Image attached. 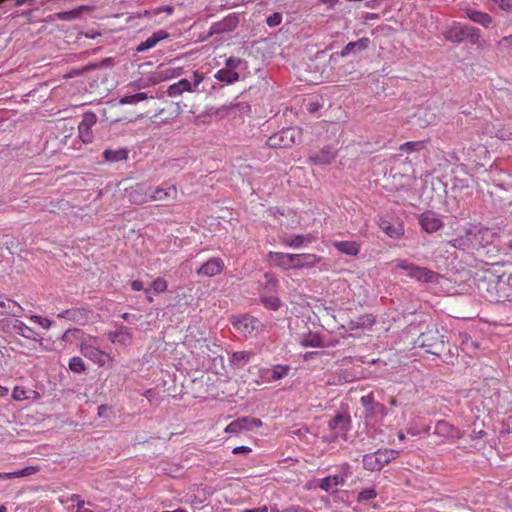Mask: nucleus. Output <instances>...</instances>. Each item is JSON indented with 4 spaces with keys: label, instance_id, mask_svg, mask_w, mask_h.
<instances>
[{
    "label": "nucleus",
    "instance_id": "1",
    "mask_svg": "<svg viewBox=\"0 0 512 512\" xmlns=\"http://www.w3.org/2000/svg\"><path fill=\"white\" fill-rule=\"evenodd\" d=\"M267 259L283 270L312 268L322 260L320 256L311 253L291 254L274 251L267 254Z\"/></svg>",
    "mask_w": 512,
    "mask_h": 512
},
{
    "label": "nucleus",
    "instance_id": "2",
    "mask_svg": "<svg viewBox=\"0 0 512 512\" xmlns=\"http://www.w3.org/2000/svg\"><path fill=\"white\" fill-rule=\"evenodd\" d=\"M491 236L488 228L474 225L465 229L464 234L458 235L449 244L460 250H472L487 245Z\"/></svg>",
    "mask_w": 512,
    "mask_h": 512
},
{
    "label": "nucleus",
    "instance_id": "3",
    "mask_svg": "<svg viewBox=\"0 0 512 512\" xmlns=\"http://www.w3.org/2000/svg\"><path fill=\"white\" fill-rule=\"evenodd\" d=\"M100 341L98 337L89 336L84 338L80 345L82 355L100 367L110 365L114 362V357L100 350Z\"/></svg>",
    "mask_w": 512,
    "mask_h": 512
},
{
    "label": "nucleus",
    "instance_id": "4",
    "mask_svg": "<svg viewBox=\"0 0 512 512\" xmlns=\"http://www.w3.org/2000/svg\"><path fill=\"white\" fill-rule=\"evenodd\" d=\"M416 343L434 355H439L445 348L444 335L436 324L429 325L426 331L419 335Z\"/></svg>",
    "mask_w": 512,
    "mask_h": 512
},
{
    "label": "nucleus",
    "instance_id": "5",
    "mask_svg": "<svg viewBox=\"0 0 512 512\" xmlns=\"http://www.w3.org/2000/svg\"><path fill=\"white\" fill-rule=\"evenodd\" d=\"M302 140V130L298 127H288L271 135L266 144L270 148H290Z\"/></svg>",
    "mask_w": 512,
    "mask_h": 512
},
{
    "label": "nucleus",
    "instance_id": "6",
    "mask_svg": "<svg viewBox=\"0 0 512 512\" xmlns=\"http://www.w3.org/2000/svg\"><path fill=\"white\" fill-rule=\"evenodd\" d=\"M398 456V450L379 449L374 453H369L363 456V467L369 471H379Z\"/></svg>",
    "mask_w": 512,
    "mask_h": 512
},
{
    "label": "nucleus",
    "instance_id": "7",
    "mask_svg": "<svg viewBox=\"0 0 512 512\" xmlns=\"http://www.w3.org/2000/svg\"><path fill=\"white\" fill-rule=\"evenodd\" d=\"M151 186L147 183H136L125 189L128 201L134 205H143L150 202Z\"/></svg>",
    "mask_w": 512,
    "mask_h": 512
},
{
    "label": "nucleus",
    "instance_id": "8",
    "mask_svg": "<svg viewBox=\"0 0 512 512\" xmlns=\"http://www.w3.org/2000/svg\"><path fill=\"white\" fill-rule=\"evenodd\" d=\"M177 198L178 188L174 184L163 182L159 186H151L150 202L175 201Z\"/></svg>",
    "mask_w": 512,
    "mask_h": 512
},
{
    "label": "nucleus",
    "instance_id": "9",
    "mask_svg": "<svg viewBox=\"0 0 512 512\" xmlns=\"http://www.w3.org/2000/svg\"><path fill=\"white\" fill-rule=\"evenodd\" d=\"M261 426L262 421L259 418L245 416L228 424L225 428V432L238 435L242 432L252 431Z\"/></svg>",
    "mask_w": 512,
    "mask_h": 512
},
{
    "label": "nucleus",
    "instance_id": "10",
    "mask_svg": "<svg viewBox=\"0 0 512 512\" xmlns=\"http://www.w3.org/2000/svg\"><path fill=\"white\" fill-rule=\"evenodd\" d=\"M232 325L235 330L245 336L251 335L255 330H259L262 327L261 322L250 315L234 317L232 319Z\"/></svg>",
    "mask_w": 512,
    "mask_h": 512
},
{
    "label": "nucleus",
    "instance_id": "11",
    "mask_svg": "<svg viewBox=\"0 0 512 512\" xmlns=\"http://www.w3.org/2000/svg\"><path fill=\"white\" fill-rule=\"evenodd\" d=\"M97 117L92 112L83 115L82 121L78 125L79 138L83 143H91L93 141L92 127L96 124Z\"/></svg>",
    "mask_w": 512,
    "mask_h": 512
},
{
    "label": "nucleus",
    "instance_id": "12",
    "mask_svg": "<svg viewBox=\"0 0 512 512\" xmlns=\"http://www.w3.org/2000/svg\"><path fill=\"white\" fill-rule=\"evenodd\" d=\"M477 31L472 26H461L459 24L452 25L444 34L446 40L453 43H459L469 36H473Z\"/></svg>",
    "mask_w": 512,
    "mask_h": 512
},
{
    "label": "nucleus",
    "instance_id": "13",
    "mask_svg": "<svg viewBox=\"0 0 512 512\" xmlns=\"http://www.w3.org/2000/svg\"><path fill=\"white\" fill-rule=\"evenodd\" d=\"M91 314L92 312L88 308H71L60 313L58 317L84 325L88 323Z\"/></svg>",
    "mask_w": 512,
    "mask_h": 512
},
{
    "label": "nucleus",
    "instance_id": "14",
    "mask_svg": "<svg viewBox=\"0 0 512 512\" xmlns=\"http://www.w3.org/2000/svg\"><path fill=\"white\" fill-rule=\"evenodd\" d=\"M225 263L219 257H213L205 262L198 270L197 274L207 277H213L223 272Z\"/></svg>",
    "mask_w": 512,
    "mask_h": 512
},
{
    "label": "nucleus",
    "instance_id": "15",
    "mask_svg": "<svg viewBox=\"0 0 512 512\" xmlns=\"http://www.w3.org/2000/svg\"><path fill=\"white\" fill-rule=\"evenodd\" d=\"M419 222L422 229L427 233H434L443 226L441 219L431 211L422 213Z\"/></svg>",
    "mask_w": 512,
    "mask_h": 512
},
{
    "label": "nucleus",
    "instance_id": "16",
    "mask_svg": "<svg viewBox=\"0 0 512 512\" xmlns=\"http://www.w3.org/2000/svg\"><path fill=\"white\" fill-rule=\"evenodd\" d=\"M107 336L110 342L113 344L127 346L132 341V333L130 329L126 326H120L115 331H109L107 333Z\"/></svg>",
    "mask_w": 512,
    "mask_h": 512
},
{
    "label": "nucleus",
    "instance_id": "17",
    "mask_svg": "<svg viewBox=\"0 0 512 512\" xmlns=\"http://www.w3.org/2000/svg\"><path fill=\"white\" fill-rule=\"evenodd\" d=\"M24 309L16 301L0 294V315L20 316Z\"/></svg>",
    "mask_w": 512,
    "mask_h": 512
},
{
    "label": "nucleus",
    "instance_id": "18",
    "mask_svg": "<svg viewBox=\"0 0 512 512\" xmlns=\"http://www.w3.org/2000/svg\"><path fill=\"white\" fill-rule=\"evenodd\" d=\"M346 482V477L341 475H332L327 476L320 480L319 487L328 492V493H336L338 491L339 485H344Z\"/></svg>",
    "mask_w": 512,
    "mask_h": 512
},
{
    "label": "nucleus",
    "instance_id": "19",
    "mask_svg": "<svg viewBox=\"0 0 512 512\" xmlns=\"http://www.w3.org/2000/svg\"><path fill=\"white\" fill-rule=\"evenodd\" d=\"M332 245L342 254L357 256L360 252V244L356 241H334Z\"/></svg>",
    "mask_w": 512,
    "mask_h": 512
},
{
    "label": "nucleus",
    "instance_id": "20",
    "mask_svg": "<svg viewBox=\"0 0 512 512\" xmlns=\"http://www.w3.org/2000/svg\"><path fill=\"white\" fill-rule=\"evenodd\" d=\"M410 278L416 279L422 283H430L436 281L439 278V274L428 268L417 265Z\"/></svg>",
    "mask_w": 512,
    "mask_h": 512
},
{
    "label": "nucleus",
    "instance_id": "21",
    "mask_svg": "<svg viewBox=\"0 0 512 512\" xmlns=\"http://www.w3.org/2000/svg\"><path fill=\"white\" fill-rule=\"evenodd\" d=\"M379 227L386 235L394 239H399L404 235V227L400 223L393 224L390 221L382 220Z\"/></svg>",
    "mask_w": 512,
    "mask_h": 512
},
{
    "label": "nucleus",
    "instance_id": "22",
    "mask_svg": "<svg viewBox=\"0 0 512 512\" xmlns=\"http://www.w3.org/2000/svg\"><path fill=\"white\" fill-rule=\"evenodd\" d=\"M183 92H195L192 83L187 79H181L177 83L169 86L167 94L170 97L180 96Z\"/></svg>",
    "mask_w": 512,
    "mask_h": 512
},
{
    "label": "nucleus",
    "instance_id": "23",
    "mask_svg": "<svg viewBox=\"0 0 512 512\" xmlns=\"http://www.w3.org/2000/svg\"><path fill=\"white\" fill-rule=\"evenodd\" d=\"M370 39L367 37L360 38L357 41L349 42L340 52L341 57H346L350 53L363 51L369 47Z\"/></svg>",
    "mask_w": 512,
    "mask_h": 512
},
{
    "label": "nucleus",
    "instance_id": "24",
    "mask_svg": "<svg viewBox=\"0 0 512 512\" xmlns=\"http://www.w3.org/2000/svg\"><path fill=\"white\" fill-rule=\"evenodd\" d=\"M466 14L471 21L478 23L486 28L491 26L493 23L491 16L484 12L468 9Z\"/></svg>",
    "mask_w": 512,
    "mask_h": 512
},
{
    "label": "nucleus",
    "instance_id": "25",
    "mask_svg": "<svg viewBox=\"0 0 512 512\" xmlns=\"http://www.w3.org/2000/svg\"><path fill=\"white\" fill-rule=\"evenodd\" d=\"M334 159L335 154L330 149H323L309 158L311 162L318 165L330 164Z\"/></svg>",
    "mask_w": 512,
    "mask_h": 512
},
{
    "label": "nucleus",
    "instance_id": "26",
    "mask_svg": "<svg viewBox=\"0 0 512 512\" xmlns=\"http://www.w3.org/2000/svg\"><path fill=\"white\" fill-rule=\"evenodd\" d=\"M314 241V237L310 234L308 235H296L291 238H281V243L283 245L292 247V248H299L304 243H311Z\"/></svg>",
    "mask_w": 512,
    "mask_h": 512
},
{
    "label": "nucleus",
    "instance_id": "27",
    "mask_svg": "<svg viewBox=\"0 0 512 512\" xmlns=\"http://www.w3.org/2000/svg\"><path fill=\"white\" fill-rule=\"evenodd\" d=\"M38 471H39L38 467L29 466V467H26L22 470L15 471V472L0 473V480H7V479L31 476V475L37 473Z\"/></svg>",
    "mask_w": 512,
    "mask_h": 512
},
{
    "label": "nucleus",
    "instance_id": "28",
    "mask_svg": "<svg viewBox=\"0 0 512 512\" xmlns=\"http://www.w3.org/2000/svg\"><path fill=\"white\" fill-rule=\"evenodd\" d=\"M128 157V150L119 148L116 150L107 149L103 152V158L108 162H118L126 160Z\"/></svg>",
    "mask_w": 512,
    "mask_h": 512
},
{
    "label": "nucleus",
    "instance_id": "29",
    "mask_svg": "<svg viewBox=\"0 0 512 512\" xmlns=\"http://www.w3.org/2000/svg\"><path fill=\"white\" fill-rule=\"evenodd\" d=\"M13 328L17 334L23 336L24 338L32 340L37 339L38 334L22 321L16 320L13 325Z\"/></svg>",
    "mask_w": 512,
    "mask_h": 512
},
{
    "label": "nucleus",
    "instance_id": "30",
    "mask_svg": "<svg viewBox=\"0 0 512 512\" xmlns=\"http://www.w3.org/2000/svg\"><path fill=\"white\" fill-rule=\"evenodd\" d=\"M252 354L247 351L233 352L230 356V363L236 367H242L250 361Z\"/></svg>",
    "mask_w": 512,
    "mask_h": 512
},
{
    "label": "nucleus",
    "instance_id": "31",
    "mask_svg": "<svg viewBox=\"0 0 512 512\" xmlns=\"http://www.w3.org/2000/svg\"><path fill=\"white\" fill-rule=\"evenodd\" d=\"M360 401L362 406L365 408L366 417H368L376 410H379L381 412L384 411V406L378 403H374L370 395L361 397Z\"/></svg>",
    "mask_w": 512,
    "mask_h": 512
},
{
    "label": "nucleus",
    "instance_id": "32",
    "mask_svg": "<svg viewBox=\"0 0 512 512\" xmlns=\"http://www.w3.org/2000/svg\"><path fill=\"white\" fill-rule=\"evenodd\" d=\"M215 78L222 82L233 83L239 79V74L230 69H220L215 74Z\"/></svg>",
    "mask_w": 512,
    "mask_h": 512
},
{
    "label": "nucleus",
    "instance_id": "33",
    "mask_svg": "<svg viewBox=\"0 0 512 512\" xmlns=\"http://www.w3.org/2000/svg\"><path fill=\"white\" fill-rule=\"evenodd\" d=\"M487 6L491 10L500 9L506 12H512V0H487Z\"/></svg>",
    "mask_w": 512,
    "mask_h": 512
},
{
    "label": "nucleus",
    "instance_id": "34",
    "mask_svg": "<svg viewBox=\"0 0 512 512\" xmlns=\"http://www.w3.org/2000/svg\"><path fill=\"white\" fill-rule=\"evenodd\" d=\"M261 302L267 309L274 310V311L278 310L281 306V300L275 295H271V296L261 295Z\"/></svg>",
    "mask_w": 512,
    "mask_h": 512
},
{
    "label": "nucleus",
    "instance_id": "35",
    "mask_svg": "<svg viewBox=\"0 0 512 512\" xmlns=\"http://www.w3.org/2000/svg\"><path fill=\"white\" fill-rule=\"evenodd\" d=\"M290 366L288 365H275L271 370V379L280 380L288 375Z\"/></svg>",
    "mask_w": 512,
    "mask_h": 512
},
{
    "label": "nucleus",
    "instance_id": "36",
    "mask_svg": "<svg viewBox=\"0 0 512 512\" xmlns=\"http://www.w3.org/2000/svg\"><path fill=\"white\" fill-rule=\"evenodd\" d=\"M425 142L424 141H409L402 145H400L401 151H406L408 153L414 152V151H420L425 149Z\"/></svg>",
    "mask_w": 512,
    "mask_h": 512
},
{
    "label": "nucleus",
    "instance_id": "37",
    "mask_svg": "<svg viewBox=\"0 0 512 512\" xmlns=\"http://www.w3.org/2000/svg\"><path fill=\"white\" fill-rule=\"evenodd\" d=\"M69 369L74 373H82L86 370L82 358L74 356L69 360Z\"/></svg>",
    "mask_w": 512,
    "mask_h": 512
},
{
    "label": "nucleus",
    "instance_id": "38",
    "mask_svg": "<svg viewBox=\"0 0 512 512\" xmlns=\"http://www.w3.org/2000/svg\"><path fill=\"white\" fill-rule=\"evenodd\" d=\"M395 263V268L396 269H400V270H404L407 272V275L409 277H411V275L413 274L414 272V269L416 268V264L408 261V260H397L394 262Z\"/></svg>",
    "mask_w": 512,
    "mask_h": 512
},
{
    "label": "nucleus",
    "instance_id": "39",
    "mask_svg": "<svg viewBox=\"0 0 512 512\" xmlns=\"http://www.w3.org/2000/svg\"><path fill=\"white\" fill-rule=\"evenodd\" d=\"M148 98L147 94L144 92L136 93L134 95L125 96L120 99V104H135L137 102L146 100Z\"/></svg>",
    "mask_w": 512,
    "mask_h": 512
},
{
    "label": "nucleus",
    "instance_id": "40",
    "mask_svg": "<svg viewBox=\"0 0 512 512\" xmlns=\"http://www.w3.org/2000/svg\"><path fill=\"white\" fill-rule=\"evenodd\" d=\"M302 345L305 347H321L322 340L317 334H309L302 340Z\"/></svg>",
    "mask_w": 512,
    "mask_h": 512
},
{
    "label": "nucleus",
    "instance_id": "41",
    "mask_svg": "<svg viewBox=\"0 0 512 512\" xmlns=\"http://www.w3.org/2000/svg\"><path fill=\"white\" fill-rule=\"evenodd\" d=\"M28 393H36L35 391H27L25 388L23 387H20V386H16L14 389H13V393H12V397L14 400L16 401H22V400H25V399H28L29 398V395Z\"/></svg>",
    "mask_w": 512,
    "mask_h": 512
},
{
    "label": "nucleus",
    "instance_id": "42",
    "mask_svg": "<svg viewBox=\"0 0 512 512\" xmlns=\"http://www.w3.org/2000/svg\"><path fill=\"white\" fill-rule=\"evenodd\" d=\"M168 283L167 281L162 277H157L151 285L152 290L155 293H163L167 290Z\"/></svg>",
    "mask_w": 512,
    "mask_h": 512
},
{
    "label": "nucleus",
    "instance_id": "43",
    "mask_svg": "<svg viewBox=\"0 0 512 512\" xmlns=\"http://www.w3.org/2000/svg\"><path fill=\"white\" fill-rule=\"evenodd\" d=\"M374 323V319H372L370 316H363L359 319L357 322H351L350 323V330H355L360 327H368L371 326Z\"/></svg>",
    "mask_w": 512,
    "mask_h": 512
},
{
    "label": "nucleus",
    "instance_id": "44",
    "mask_svg": "<svg viewBox=\"0 0 512 512\" xmlns=\"http://www.w3.org/2000/svg\"><path fill=\"white\" fill-rule=\"evenodd\" d=\"M377 497V492L375 489L369 488L362 490L358 495V501H369Z\"/></svg>",
    "mask_w": 512,
    "mask_h": 512
},
{
    "label": "nucleus",
    "instance_id": "45",
    "mask_svg": "<svg viewBox=\"0 0 512 512\" xmlns=\"http://www.w3.org/2000/svg\"><path fill=\"white\" fill-rule=\"evenodd\" d=\"M29 319L39 325L40 327H42L43 329H49L50 326H51V321L48 319V318H45V317H42V316H39V315H31L29 317Z\"/></svg>",
    "mask_w": 512,
    "mask_h": 512
},
{
    "label": "nucleus",
    "instance_id": "46",
    "mask_svg": "<svg viewBox=\"0 0 512 512\" xmlns=\"http://www.w3.org/2000/svg\"><path fill=\"white\" fill-rule=\"evenodd\" d=\"M348 417L343 414L336 415L333 419L329 421L330 429H337L342 424H346L348 422Z\"/></svg>",
    "mask_w": 512,
    "mask_h": 512
},
{
    "label": "nucleus",
    "instance_id": "47",
    "mask_svg": "<svg viewBox=\"0 0 512 512\" xmlns=\"http://www.w3.org/2000/svg\"><path fill=\"white\" fill-rule=\"evenodd\" d=\"M157 39L156 37L153 36V34L148 37L144 42H142L139 46H138V51H145L147 49H150L152 47H154L156 44H157Z\"/></svg>",
    "mask_w": 512,
    "mask_h": 512
},
{
    "label": "nucleus",
    "instance_id": "48",
    "mask_svg": "<svg viewBox=\"0 0 512 512\" xmlns=\"http://www.w3.org/2000/svg\"><path fill=\"white\" fill-rule=\"evenodd\" d=\"M282 16L279 13H274L273 15L267 18V24L270 27H275L281 23Z\"/></svg>",
    "mask_w": 512,
    "mask_h": 512
},
{
    "label": "nucleus",
    "instance_id": "49",
    "mask_svg": "<svg viewBox=\"0 0 512 512\" xmlns=\"http://www.w3.org/2000/svg\"><path fill=\"white\" fill-rule=\"evenodd\" d=\"M131 288L133 291H144L146 294L150 293V289H145L144 283L141 280L132 281Z\"/></svg>",
    "mask_w": 512,
    "mask_h": 512
},
{
    "label": "nucleus",
    "instance_id": "50",
    "mask_svg": "<svg viewBox=\"0 0 512 512\" xmlns=\"http://www.w3.org/2000/svg\"><path fill=\"white\" fill-rule=\"evenodd\" d=\"M203 80H204V76L201 72L195 71L193 73L192 87L195 89V91L197 90V87L202 83Z\"/></svg>",
    "mask_w": 512,
    "mask_h": 512
},
{
    "label": "nucleus",
    "instance_id": "51",
    "mask_svg": "<svg viewBox=\"0 0 512 512\" xmlns=\"http://www.w3.org/2000/svg\"><path fill=\"white\" fill-rule=\"evenodd\" d=\"M240 63H241V60L239 58H235V57H229L226 60L227 69H230V70H233V69L239 67Z\"/></svg>",
    "mask_w": 512,
    "mask_h": 512
},
{
    "label": "nucleus",
    "instance_id": "52",
    "mask_svg": "<svg viewBox=\"0 0 512 512\" xmlns=\"http://www.w3.org/2000/svg\"><path fill=\"white\" fill-rule=\"evenodd\" d=\"M265 279H266V284L267 286L271 287L272 289H276L277 286H278V280L276 277L270 275V274H265Z\"/></svg>",
    "mask_w": 512,
    "mask_h": 512
},
{
    "label": "nucleus",
    "instance_id": "53",
    "mask_svg": "<svg viewBox=\"0 0 512 512\" xmlns=\"http://www.w3.org/2000/svg\"><path fill=\"white\" fill-rule=\"evenodd\" d=\"M251 452V448L248 446H238L233 448L232 453L233 454H247Z\"/></svg>",
    "mask_w": 512,
    "mask_h": 512
},
{
    "label": "nucleus",
    "instance_id": "54",
    "mask_svg": "<svg viewBox=\"0 0 512 512\" xmlns=\"http://www.w3.org/2000/svg\"><path fill=\"white\" fill-rule=\"evenodd\" d=\"M271 512H304V509H302L298 506L297 507H289L284 510H279L277 508H273V509H271Z\"/></svg>",
    "mask_w": 512,
    "mask_h": 512
},
{
    "label": "nucleus",
    "instance_id": "55",
    "mask_svg": "<svg viewBox=\"0 0 512 512\" xmlns=\"http://www.w3.org/2000/svg\"><path fill=\"white\" fill-rule=\"evenodd\" d=\"M153 36L156 37L157 39V42L163 40V39H166L169 35L166 31L164 30H159L155 33H153Z\"/></svg>",
    "mask_w": 512,
    "mask_h": 512
},
{
    "label": "nucleus",
    "instance_id": "56",
    "mask_svg": "<svg viewBox=\"0 0 512 512\" xmlns=\"http://www.w3.org/2000/svg\"><path fill=\"white\" fill-rule=\"evenodd\" d=\"M161 12H166L167 14H172L173 8L171 6H163V7L157 8L154 11V15H158Z\"/></svg>",
    "mask_w": 512,
    "mask_h": 512
},
{
    "label": "nucleus",
    "instance_id": "57",
    "mask_svg": "<svg viewBox=\"0 0 512 512\" xmlns=\"http://www.w3.org/2000/svg\"><path fill=\"white\" fill-rule=\"evenodd\" d=\"M195 347H199V349L202 350L203 354H205V351L203 350V348H205L206 350H209V345L206 343L205 340H203V341L197 340Z\"/></svg>",
    "mask_w": 512,
    "mask_h": 512
},
{
    "label": "nucleus",
    "instance_id": "58",
    "mask_svg": "<svg viewBox=\"0 0 512 512\" xmlns=\"http://www.w3.org/2000/svg\"><path fill=\"white\" fill-rule=\"evenodd\" d=\"M447 428L448 424L445 422L440 421L436 424V431L439 433L444 432Z\"/></svg>",
    "mask_w": 512,
    "mask_h": 512
},
{
    "label": "nucleus",
    "instance_id": "59",
    "mask_svg": "<svg viewBox=\"0 0 512 512\" xmlns=\"http://www.w3.org/2000/svg\"><path fill=\"white\" fill-rule=\"evenodd\" d=\"M77 512H93V511L88 508H85L84 501L79 500L78 505H77Z\"/></svg>",
    "mask_w": 512,
    "mask_h": 512
},
{
    "label": "nucleus",
    "instance_id": "60",
    "mask_svg": "<svg viewBox=\"0 0 512 512\" xmlns=\"http://www.w3.org/2000/svg\"><path fill=\"white\" fill-rule=\"evenodd\" d=\"M73 16V12H64L60 14V19H70Z\"/></svg>",
    "mask_w": 512,
    "mask_h": 512
},
{
    "label": "nucleus",
    "instance_id": "61",
    "mask_svg": "<svg viewBox=\"0 0 512 512\" xmlns=\"http://www.w3.org/2000/svg\"><path fill=\"white\" fill-rule=\"evenodd\" d=\"M8 394V389L6 387L0 386V396H5Z\"/></svg>",
    "mask_w": 512,
    "mask_h": 512
},
{
    "label": "nucleus",
    "instance_id": "62",
    "mask_svg": "<svg viewBox=\"0 0 512 512\" xmlns=\"http://www.w3.org/2000/svg\"><path fill=\"white\" fill-rule=\"evenodd\" d=\"M314 355H317V352H307V353L304 355V359H305V360H308L309 358L313 357Z\"/></svg>",
    "mask_w": 512,
    "mask_h": 512
},
{
    "label": "nucleus",
    "instance_id": "63",
    "mask_svg": "<svg viewBox=\"0 0 512 512\" xmlns=\"http://www.w3.org/2000/svg\"><path fill=\"white\" fill-rule=\"evenodd\" d=\"M122 318H123L125 321H129V320H130V314H128V313H124V314L122 315Z\"/></svg>",
    "mask_w": 512,
    "mask_h": 512
},
{
    "label": "nucleus",
    "instance_id": "64",
    "mask_svg": "<svg viewBox=\"0 0 512 512\" xmlns=\"http://www.w3.org/2000/svg\"><path fill=\"white\" fill-rule=\"evenodd\" d=\"M398 438H399L400 441H403L405 439L404 433L403 432H399L398 433Z\"/></svg>",
    "mask_w": 512,
    "mask_h": 512
}]
</instances>
